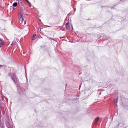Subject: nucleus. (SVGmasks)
<instances>
[{
    "label": "nucleus",
    "instance_id": "f257e3e1",
    "mask_svg": "<svg viewBox=\"0 0 128 128\" xmlns=\"http://www.w3.org/2000/svg\"><path fill=\"white\" fill-rule=\"evenodd\" d=\"M4 96H3L0 93V107L2 108L3 106V105L4 104Z\"/></svg>",
    "mask_w": 128,
    "mask_h": 128
},
{
    "label": "nucleus",
    "instance_id": "f03ea898",
    "mask_svg": "<svg viewBox=\"0 0 128 128\" xmlns=\"http://www.w3.org/2000/svg\"><path fill=\"white\" fill-rule=\"evenodd\" d=\"M16 84H17L18 82H19V80L18 78V77L15 76L13 78V79H12Z\"/></svg>",
    "mask_w": 128,
    "mask_h": 128
},
{
    "label": "nucleus",
    "instance_id": "7ed1b4c3",
    "mask_svg": "<svg viewBox=\"0 0 128 128\" xmlns=\"http://www.w3.org/2000/svg\"><path fill=\"white\" fill-rule=\"evenodd\" d=\"M16 84H17L18 82H19V80L18 78V77L15 76L13 78V79H12Z\"/></svg>",
    "mask_w": 128,
    "mask_h": 128
},
{
    "label": "nucleus",
    "instance_id": "20e7f679",
    "mask_svg": "<svg viewBox=\"0 0 128 128\" xmlns=\"http://www.w3.org/2000/svg\"><path fill=\"white\" fill-rule=\"evenodd\" d=\"M6 126L8 128H11L10 124L9 122V120H6Z\"/></svg>",
    "mask_w": 128,
    "mask_h": 128
},
{
    "label": "nucleus",
    "instance_id": "39448f33",
    "mask_svg": "<svg viewBox=\"0 0 128 128\" xmlns=\"http://www.w3.org/2000/svg\"><path fill=\"white\" fill-rule=\"evenodd\" d=\"M8 75L11 77V79H13V78L15 76L14 74L12 72L9 73Z\"/></svg>",
    "mask_w": 128,
    "mask_h": 128
},
{
    "label": "nucleus",
    "instance_id": "423d86ee",
    "mask_svg": "<svg viewBox=\"0 0 128 128\" xmlns=\"http://www.w3.org/2000/svg\"><path fill=\"white\" fill-rule=\"evenodd\" d=\"M4 44V42L3 39L0 38V48L2 47Z\"/></svg>",
    "mask_w": 128,
    "mask_h": 128
},
{
    "label": "nucleus",
    "instance_id": "0eeeda50",
    "mask_svg": "<svg viewBox=\"0 0 128 128\" xmlns=\"http://www.w3.org/2000/svg\"><path fill=\"white\" fill-rule=\"evenodd\" d=\"M20 17L19 19L20 21H21V23H22L24 21V19L22 17V15L21 14V13L20 14Z\"/></svg>",
    "mask_w": 128,
    "mask_h": 128
},
{
    "label": "nucleus",
    "instance_id": "6e6552de",
    "mask_svg": "<svg viewBox=\"0 0 128 128\" xmlns=\"http://www.w3.org/2000/svg\"><path fill=\"white\" fill-rule=\"evenodd\" d=\"M18 4L20 7L24 5L21 0H18Z\"/></svg>",
    "mask_w": 128,
    "mask_h": 128
},
{
    "label": "nucleus",
    "instance_id": "1a4fd4ad",
    "mask_svg": "<svg viewBox=\"0 0 128 128\" xmlns=\"http://www.w3.org/2000/svg\"><path fill=\"white\" fill-rule=\"evenodd\" d=\"M66 28V29H69L70 28V25L69 24V23L68 22H67L65 25Z\"/></svg>",
    "mask_w": 128,
    "mask_h": 128
},
{
    "label": "nucleus",
    "instance_id": "9d476101",
    "mask_svg": "<svg viewBox=\"0 0 128 128\" xmlns=\"http://www.w3.org/2000/svg\"><path fill=\"white\" fill-rule=\"evenodd\" d=\"M37 36L36 34H34L32 37V40H34L37 38Z\"/></svg>",
    "mask_w": 128,
    "mask_h": 128
},
{
    "label": "nucleus",
    "instance_id": "9b49d317",
    "mask_svg": "<svg viewBox=\"0 0 128 128\" xmlns=\"http://www.w3.org/2000/svg\"><path fill=\"white\" fill-rule=\"evenodd\" d=\"M103 36V38L105 40H106L108 39V37L106 35H104Z\"/></svg>",
    "mask_w": 128,
    "mask_h": 128
},
{
    "label": "nucleus",
    "instance_id": "f8f14e48",
    "mask_svg": "<svg viewBox=\"0 0 128 128\" xmlns=\"http://www.w3.org/2000/svg\"><path fill=\"white\" fill-rule=\"evenodd\" d=\"M118 96H117L116 97V98L114 99V102H115V103H116V106H117V102L118 101Z\"/></svg>",
    "mask_w": 128,
    "mask_h": 128
},
{
    "label": "nucleus",
    "instance_id": "ddd939ff",
    "mask_svg": "<svg viewBox=\"0 0 128 128\" xmlns=\"http://www.w3.org/2000/svg\"><path fill=\"white\" fill-rule=\"evenodd\" d=\"M99 119V118L98 117L95 120H94V122L96 124L97 122H98V120Z\"/></svg>",
    "mask_w": 128,
    "mask_h": 128
},
{
    "label": "nucleus",
    "instance_id": "4468645a",
    "mask_svg": "<svg viewBox=\"0 0 128 128\" xmlns=\"http://www.w3.org/2000/svg\"><path fill=\"white\" fill-rule=\"evenodd\" d=\"M18 5V3L17 2H15L12 5L13 7H16Z\"/></svg>",
    "mask_w": 128,
    "mask_h": 128
},
{
    "label": "nucleus",
    "instance_id": "2eb2a0df",
    "mask_svg": "<svg viewBox=\"0 0 128 128\" xmlns=\"http://www.w3.org/2000/svg\"><path fill=\"white\" fill-rule=\"evenodd\" d=\"M10 9H12V10H14L15 9L14 8H13V7L12 6H11L10 7Z\"/></svg>",
    "mask_w": 128,
    "mask_h": 128
},
{
    "label": "nucleus",
    "instance_id": "dca6fc26",
    "mask_svg": "<svg viewBox=\"0 0 128 128\" xmlns=\"http://www.w3.org/2000/svg\"><path fill=\"white\" fill-rule=\"evenodd\" d=\"M28 4L29 6L30 7V8L31 7V4L30 3V2H28Z\"/></svg>",
    "mask_w": 128,
    "mask_h": 128
},
{
    "label": "nucleus",
    "instance_id": "f3484780",
    "mask_svg": "<svg viewBox=\"0 0 128 128\" xmlns=\"http://www.w3.org/2000/svg\"><path fill=\"white\" fill-rule=\"evenodd\" d=\"M4 66V65H0V68H1L3 67Z\"/></svg>",
    "mask_w": 128,
    "mask_h": 128
},
{
    "label": "nucleus",
    "instance_id": "a211bd4d",
    "mask_svg": "<svg viewBox=\"0 0 128 128\" xmlns=\"http://www.w3.org/2000/svg\"><path fill=\"white\" fill-rule=\"evenodd\" d=\"M26 1V2L28 3V2H29V1L28 0H25Z\"/></svg>",
    "mask_w": 128,
    "mask_h": 128
},
{
    "label": "nucleus",
    "instance_id": "6ab92c4d",
    "mask_svg": "<svg viewBox=\"0 0 128 128\" xmlns=\"http://www.w3.org/2000/svg\"><path fill=\"white\" fill-rule=\"evenodd\" d=\"M65 38V36H64V37H62L61 38H60L61 39V38Z\"/></svg>",
    "mask_w": 128,
    "mask_h": 128
},
{
    "label": "nucleus",
    "instance_id": "aec40b11",
    "mask_svg": "<svg viewBox=\"0 0 128 128\" xmlns=\"http://www.w3.org/2000/svg\"><path fill=\"white\" fill-rule=\"evenodd\" d=\"M116 92L117 94H118V90H116Z\"/></svg>",
    "mask_w": 128,
    "mask_h": 128
},
{
    "label": "nucleus",
    "instance_id": "412c9836",
    "mask_svg": "<svg viewBox=\"0 0 128 128\" xmlns=\"http://www.w3.org/2000/svg\"><path fill=\"white\" fill-rule=\"evenodd\" d=\"M13 44V42H12V44H11V45H12Z\"/></svg>",
    "mask_w": 128,
    "mask_h": 128
},
{
    "label": "nucleus",
    "instance_id": "4be33fe9",
    "mask_svg": "<svg viewBox=\"0 0 128 128\" xmlns=\"http://www.w3.org/2000/svg\"><path fill=\"white\" fill-rule=\"evenodd\" d=\"M119 125H120V124L119 123H118L117 125L118 126H119Z\"/></svg>",
    "mask_w": 128,
    "mask_h": 128
},
{
    "label": "nucleus",
    "instance_id": "5701e85b",
    "mask_svg": "<svg viewBox=\"0 0 128 128\" xmlns=\"http://www.w3.org/2000/svg\"><path fill=\"white\" fill-rule=\"evenodd\" d=\"M101 92H100V94H99V95H100V94H101Z\"/></svg>",
    "mask_w": 128,
    "mask_h": 128
},
{
    "label": "nucleus",
    "instance_id": "b1692460",
    "mask_svg": "<svg viewBox=\"0 0 128 128\" xmlns=\"http://www.w3.org/2000/svg\"><path fill=\"white\" fill-rule=\"evenodd\" d=\"M72 29H73V28L72 27Z\"/></svg>",
    "mask_w": 128,
    "mask_h": 128
}]
</instances>
